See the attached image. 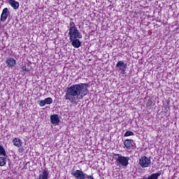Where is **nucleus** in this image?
I'll return each mask as SVG.
<instances>
[{"instance_id":"obj_1","label":"nucleus","mask_w":179,"mask_h":179,"mask_svg":"<svg viewBox=\"0 0 179 179\" xmlns=\"http://www.w3.org/2000/svg\"><path fill=\"white\" fill-rule=\"evenodd\" d=\"M88 87V83L74 84L66 88L64 98L66 100H69L71 104H75L78 102L77 100H82L85 96H87Z\"/></svg>"},{"instance_id":"obj_2","label":"nucleus","mask_w":179,"mask_h":179,"mask_svg":"<svg viewBox=\"0 0 179 179\" xmlns=\"http://www.w3.org/2000/svg\"><path fill=\"white\" fill-rule=\"evenodd\" d=\"M113 159L115 160L117 164L122 167H127L129 164V157H124L121 154L113 153Z\"/></svg>"},{"instance_id":"obj_3","label":"nucleus","mask_w":179,"mask_h":179,"mask_svg":"<svg viewBox=\"0 0 179 179\" xmlns=\"http://www.w3.org/2000/svg\"><path fill=\"white\" fill-rule=\"evenodd\" d=\"M141 167L142 169H146L148 167H150V165L152 164V161L150 160V157H148L147 156H142L139 159V162Z\"/></svg>"},{"instance_id":"obj_4","label":"nucleus","mask_w":179,"mask_h":179,"mask_svg":"<svg viewBox=\"0 0 179 179\" xmlns=\"http://www.w3.org/2000/svg\"><path fill=\"white\" fill-rule=\"evenodd\" d=\"M69 40H72L73 38H82L83 36L79 29L76 28L74 29H69Z\"/></svg>"},{"instance_id":"obj_5","label":"nucleus","mask_w":179,"mask_h":179,"mask_svg":"<svg viewBox=\"0 0 179 179\" xmlns=\"http://www.w3.org/2000/svg\"><path fill=\"white\" fill-rule=\"evenodd\" d=\"M127 64L124 63V61H119L116 64V68H118V72L121 73V75H125L127 72Z\"/></svg>"},{"instance_id":"obj_6","label":"nucleus","mask_w":179,"mask_h":179,"mask_svg":"<svg viewBox=\"0 0 179 179\" xmlns=\"http://www.w3.org/2000/svg\"><path fill=\"white\" fill-rule=\"evenodd\" d=\"M9 15H10L9 9L8 8H3L0 17L1 22H6V19H8V16H9Z\"/></svg>"},{"instance_id":"obj_7","label":"nucleus","mask_w":179,"mask_h":179,"mask_svg":"<svg viewBox=\"0 0 179 179\" xmlns=\"http://www.w3.org/2000/svg\"><path fill=\"white\" fill-rule=\"evenodd\" d=\"M71 174L76 179H86L85 173H83V171H82L81 170H76L75 172H73Z\"/></svg>"},{"instance_id":"obj_8","label":"nucleus","mask_w":179,"mask_h":179,"mask_svg":"<svg viewBox=\"0 0 179 179\" xmlns=\"http://www.w3.org/2000/svg\"><path fill=\"white\" fill-rule=\"evenodd\" d=\"M133 141H134L132 139H126L124 141V148H127V150H131V149H134V144H132Z\"/></svg>"},{"instance_id":"obj_9","label":"nucleus","mask_w":179,"mask_h":179,"mask_svg":"<svg viewBox=\"0 0 179 179\" xmlns=\"http://www.w3.org/2000/svg\"><path fill=\"white\" fill-rule=\"evenodd\" d=\"M6 64L8 68H13V66H16V59H15L13 57L8 58L6 61Z\"/></svg>"},{"instance_id":"obj_10","label":"nucleus","mask_w":179,"mask_h":179,"mask_svg":"<svg viewBox=\"0 0 179 179\" xmlns=\"http://www.w3.org/2000/svg\"><path fill=\"white\" fill-rule=\"evenodd\" d=\"M70 41L71 42V45L74 48H79L80 45H82V42H80L79 38L70 39Z\"/></svg>"},{"instance_id":"obj_11","label":"nucleus","mask_w":179,"mask_h":179,"mask_svg":"<svg viewBox=\"0 0 179 179\" xmlns=\"http://www.w3.org/2000/svg\"><path fill=\"white\" fill-rule=\"evenodd\" d=\"M8 3L15 10H17V9H19V6H20V3L16 1V0H8Z\"/></svg>"},{"instance_id":"obj_12","label":"nucleus","mask_w":179,"mask_h":179,"mask_svg":"<svg viewBox=\"0 0 179 179\" xmlns=\"http://www.w3.org/2000/svg\"><path fill=\"white\" fill-rule=\"evenodd\" d=\"M163 171L161 170V171H159L157 173H152L148 178H144L143 179H159V177H160Z\"/></svg>"},{"instance_id":"obj_13","label":"nucleus","mask_w":179,"mask_h":179,"mask_svg":"<svg viewBox=\"0 0 179 179\" xmlns=\"http://www.w3.org/2000/svg\"><path fill=\"white\" fill-rule=\"evenodd\" d=\"M13 143L14 146H16L17 148H21L22 145H23L22 140L19 138H13Z\"/></svg>"},{"instance_id":"obj_14","label":"nucleus","mask_w":179,"mask_h":179,"mask_svg":"<svg viewBox=\"0 0 179 179\" xmlns=\"http://www.w3.org/2000/svg\"><path fill=\"white\" fill-rule=\"evenodd\" d=\"M50 121L52 124H59V117H58V115H52L50 116Z\"/></svg>"},{"instance_id":"obj_15","label":"nucleus","mask_w":179,"mask_h":179,"mask_svg":"<svg viewBox=\"0 0 179 179\" xmlns=\"http://www.w3.org/2000/svg\"><path fill=\"white\" fill-rule=\"evenodd\" d=\"M50 175V173L48 171L45 170L43 171L42 173L39 175L38 179H48V176Z\"/></svg>"},{"instance_id":"obj_16","label":"nucleus","mask_w":179,"mask_h":179,"mask_svg":"<svg viewBox=\"0 0 179 179\" xmlns=\"http://www.w3.org/2000/svg\"><path fill=\"white\" fill-rule=\"evenodd\" d=\"M21 72H24V73H28V72H30L31 69L27 68V66L26 64H22L20 66Z\"/></svg>"},{"instance_id":"obj_17","label":"nucleus","mask_w":179,"mask_h":179,"mask_svg":"<svg viewBox=\"0 0 179 179\" xmlns=\"http://www.w3.org/2000/svg\"><path fill=\"white\" fill-rule=\"evenodd\" d=\"M69 26H70V28L69 30H73L75 29H78V27H76V24H75V22H73V18L70 19Z\"/></svg>"},{"instance_id":"obj_18","label":"nucleus","mask_w":179,"mask_h":179,"mask_svg":"<svg viewBox=\"0 0 179 179\" xmlns=\"http://www.w3.org/2000/svg\"><path fill=\"white\" fill-rule=\"evenodd\" d=\"M6 164V157H0V166H3Z\"/></svg>"},{"instance_id":"obj_19","label":"nucleus","mask_w":179,"mask_h":179,"mask_svg":"<svg viewBox=\"0 0 179 179\" xmlns=\"http://www.w3.org/2000/svg\"><path fill=\"white\" fill-rule=\"evenodd\" d=\"M0 156H6V151L3 145H0Z\"/></svg>"},{"instance_id":"obj_20","label":"nucleus","mask_w":179,"mask_h":179,"mask_svg":"<svg viewBox=\"0 0 179 179\" xmlns=\"http://www.w3.org/2000/svg\"><path fill=\"white\" fill-rule=\"evenodd\" d=\"M134 134L131 131H127L125 134H124V138H127L128 136H134Z\"/></svg>"},{"instance_id":"obj_21","label":"nucleus","mask_w":179,"mask_h":179,"mask_svg":"<svg viewBox=\"0 0 179 179\" xmlns=\"http://www.w3.org/2000/svg\"><path fill=\"white\" fill-rule=\"evenodd\" d=\"M52 98L51 97H48L46 99H45V104H52Z\"/></svg>"},{"instance_id":"obj_22","label":"nucleus","mask_w":179,"mask_h":179,"mask_svg":"<svg viewBox=\"0 0 179 179\" xmlns=\"http://www.w3.org/2000/svg\"><path fill=\"white\" fill-rule=\"evenodd\" d=\"M45 104V99L39 101L38 105L40 106V107H44Z\"/></svg>"},{"instance_id":"obj_23","label":"nucleus","mask_w":179,"mask_h":179,"mask_svg":"<svg viewBox=\"0 0 179 179\" xmlns=\"http://www.w3.org/2000/svg\"><path fill=\"white\" fill-rule=\"evenodd\" d=\"M18 151H19L20 153H23V152H24V149H23V148H19V149H18Z\"/></svg>"},{"instance_id":"obj_24","label":"nucleus","mask_w":179,"mask_h":179,"mask_svg":"<svg viewBox=\"0 0 179 179\" xmlns=\"http://www.w3.org/2000/svg\"><path fill=\"white\" fill-rule=\"evenodd\" d=\"M150 101H151V100H149V101H148V103H150Z\"/></svg>"},{"instance_id":"obj_25","label":"nucleus","mask_w":179,"mask_h":179,"mask_svg":"<svg viewBox=\"0 0 179 179\" xmlns=\"http://www.w3.org/2000/svg\"><path fill=\"white\" fill-rule=\"evenodd\" d=\"M19 1H22V0H19Z\"/></svg>"}]
</instances>
